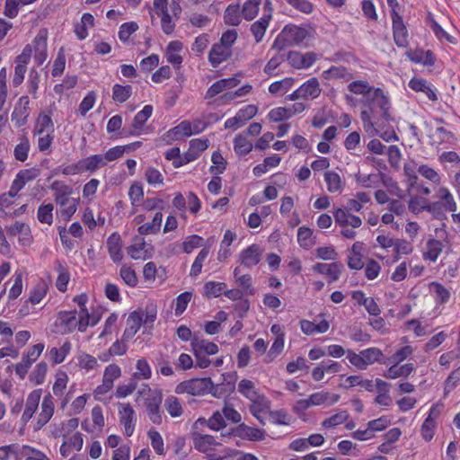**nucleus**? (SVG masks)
I'll return each instance as SVG.
<instances>
[{
    "instance_id": "obj_24",
    "label": "nucleus",
    "mask_w": 460,
    "mask_h": 460,
    "mask_svg": "<svg viewBox=\"0 0 460 460\" xmlns=\"http://www.w3.org/2000/svg\"><path fill=\"white\" fill-rule=\"evenodd\" d=\"M312 406H332L340 400V395L327 391H320L310 394L309 396Z\"/></svg>"
},
{
    "instance_id": "obj_52",
    "label": "nucleus",
    "mask_w": 460,
    "mask_h": 460,
    "mask_svg": "<svg viewBox=\"0 0 460 460\" xmlns=\"http://www.w3.org/2000/svg\"><path fill=\"white\" fill-rule=\"evenodd\" d=\"M347 387L361 386L367 392L375 390L374 381L371 379H363L360 376H349L346 378Z\"/></svg>"
},
{
    "instance_id": "obj_49",
    "label": "nucleus",
    "mask_w": 460,
    "mask_h": 460,
    "mask_svg": "<svg viewBox=\"0 0 460 460\" xmlns=\"http://www.w3.org/2000/svg\"><path fill=\"white\" fill-rule=\"evenodd\" d=\"M142 317V324L145 328H152L157 316L156 305L150 304L144 310L137 311Z\"/></svg>"
},
{
    "instance_id": "obj_41",
    "label": "nucleus",
    "mask_w": 460,
    "mask_h": 460,
    "mask_svg": "<svg viewBox=\"0 0 460 460\" xmlns=\"http://www.w3.org/2000/svg\"><path fill=\"white\" fill-rule=\"evenodd\" d=\"M409 87L416 92H421V90L426 89L429 93V99L431 101H437L438 96L435 91L432 89L431 84L425 79L420 77H413L409 82Z\"/></svg>"
},
{
    "instance_id": "obj_47",
    "label": "nucleus",
    "mask_w": 460,
    "mask_h": 460,
    "mask_svg": "<svg viewBox=\"0 0 460 460\" xmlns=\"http://www.w3.org/2000/svg\"><path fill=\"white\" fill-rule=\"evenodd\" d=\"M437 197L443 202V207L446 210L450 212H455L456 210V203L448 189L440 187L437 191Z\"/></svg>"
},
{
    "instance_id": "obj_61",
    "label": "nucleus",
    "mask_w": 460,
    "mask_h": 460,
    "mask_svg": "<svg viewBox=\"0 0 460 460\" xmlns=\"http://www.w3.org/2000/svg\"><path fill=\"white\" fill-rule=\"evenodd\" d=\"M209 254V248L204 247L195 258L190 271V276L196 277L201 272L204 261Z\"/></svg>"
},
{
    "instance_id": "obj_39",
    "label": "nucleus",
    "mask_w": 460,
    "mask_h": 460,
    "mask_svg": "<svg viewBox=\"0 0 460 460\" xmlns=\"http://www.w3.org/2000/svg\"><path fill=\"white\" fill-rule=\"evenodd\" d=\"M241 7L239 4H229L225 11V22L231 26H237L242 21Z\"/></svg>"
},
{
    "instance_id": "obj_28",
    "label": "nucleus",
    "mask_w": 460,
    "mask_h": 460,
    "mask_svg": "<svg viewBox=\"0 0 460 460\" xmlns=\"http://www.w3.org/2000/svg\"><path fill=\"white\" fill-rule=\"evenodd\" d=\"M104 165H106L105 158L102 157V155H93L80 160L76 168L78 172H93Z\"/></svg>"
},
{
    "instance_id": "obj_38",
    "label": "nucleus",
    "mask_w": 460,
    "mask_h": 460,
    "mask_svg": "<svg viewBox=\"0 0 460 460\" xmlns=\"http://www.w3.org/2000/svg\"><path fill=\"white\" fill-rule=\"evenodd\" d=\"M413 369L414 367L411 363L399 366L398 363L395 362L394 365L386 370V372L384 374V376L391 379H395L401 376H408L413 371Z\"/></svg>"
},
{
    "instance_id": "obj_51",
    "label": "nucleus",
    "mask_w": 460,
    "mask_h": 460,
    "mask_svg": "<svg viewBox=\"0 0 460 460\" xmlns=\"http://www.w3.org/2000/svg\"><path fill=\"white\" fill-rule=\"evenodd\" d=\"M164 408L172 418H178L183 412L181 403L179 399L173 395H170L165 399Z\"/></svg>"
},
{
    "instance_id": "obj_55",
    "label": "nucleus",
    "mask_w": 460,
    "mask_h": 460,
    "mask_svg": "<svg viewBox=\"0 0 460 460\" xmlns=\"http://www.w3.org/2000/svg\"><path fill=\"white\" fill-rule=\"evenodd\" d=\"M147 437L150 439V443L156 454L164 456L165 454L164 439L160 433L155 429H151L147 432Z\"/></svg>"
},
{
    "instance_id": "obj_56",
    "label": "nucleus",
    "mask_w": 460,
    "mask_h": 460,
    "mask_svg": "<svg viewBox=\"0 0 460 460\" xmlns=\"http://www.w3.org/2000/svg\"><path fill=\"white\" fill-rule=\"evenodd\" d=\"M100 319L101 316H97L96 320H91V314L87 308H81L79 312V318L77 319L78 331L84 332L89 325L94 326L97 324Z\"/></svg>"
},
{
    "instance_id": "obj_44",
    "label": "nucleus",
    "mask_w": 460,
    "mask_h": 460,
    "mask_svg": "<svg viewBox=\"0 0 460 460\" xmlns=\"http://www.w3.org/2000/svg\"><path fill=\"white\" fill-rule=\"evenodd\" d=\"M294 84V79L291 77H286L282 80L273 82L269 86V92L274 95H283L288 93Z\"/></svg>"
},
{
    "instance_id": "obj_5",
    "label": "nucleus",
    "mask_w": 460,
    "mask_h": 460,
    "mask_svg": "<svg viewBox=\"0 0 460 460\" xmlns=\"http://www.w3.org/2000/svg\"><path fill=\"white\" fill-rule=\"evenodd\" d=\"M383 357V352L378 348H368L356 353L352 350L347 351V358L349 363L359 370H365L368 366L378 362Z\"/></svg>"
},
{
    "instance_id": "obj_14",
    "label": "nucleus",
    "mask_w": 460,
    "mask_h": 460,
    "mask_svg": "<svg viewBox=\"0 0 460 460\" xmlns=\"http://www.w3.org/2000/svg\"><path fill=\"white\" fill-rule=\"evenodd\" d=\"M392 21L394 40L395 44L399 48H406L408 46V31L402 16H400L399 13L394 10L392 13Z\"/></svg>"
},
{
    "instance_id": "obj_59",
    "label": "nucleus",
    "mask_w": 460,
    "mask_h": 460,
    "mask_svg": "<svg viewBox=\"0 0 460 460\" xmlns=\"http://www.w3.org/2000/svg\"><path fill=\"white\" fill-rule=\"evenodd\" d=\"M53 209L54 206L51 203L40 206L37 212L38 220L42 224L51 225L53 223Z\"/></svg>"
},
{
    "instance_id": "obj_64",
    "label": "nucleus",
    "mask_w": 460,
    "mask_h": 460,
    "mask_svg": "<svg viewBox=\"0 0 460 460\" xmlns=\"http://www.w3.org/2000/svg\"><path fill=\"white\" fill-rule=\"evenodd\" d=\"M53 133V123L47 115H40L37 120L34 134Z\"/></svg>"
},
{
    "instance_id": "obj_29",
    "label": "nucleus",
    "mask_w": 460,
    "mask_h": 460,
    "mask_svg": "<svg viewBox=\"0 0 460 460\" xmlns=\"http://www.w3.org/2000/svg\"><path fill=\"white\" fill-rule=\"evenodd\" d=\"M446 239L444 240H437L434 238H430L428 240L426 244V251L423 253V257L425 260H429L432 262H435L440 253L442 252L446 243Z\"/></svg>"
},
{
    "instance_id": "obj_16",
    "label": "nucleus",
    "mask_w": 460,
    "mask_h": 460,
    "mask_svg": "<svg viewBox=\"0 0 460 460\" xmlns=\"http://www.w3.org/2000/svg\"><path fill=\"white\" fill-rule=\"evenodd\" d=\"M30 100L28 96H22L12 113V121L15 126L20 128L26 124L27 119L30 115Z\"/></svg>"
},
{
    "instance_id": "obj_35",
    "label": "nucleus",
    "mask_w": 460,
    "mask_h": 460,
    "mask_svg": "<svg viewBox=\"0 0 460 460\" xmlns=\"http://www.w3.org/2000/svg\"><path fill=\"white\" fill-rule=\"evenodd\" d=\"M299 88L300 92L302 93L303 99L305 100L309 98H317L322 92L320 84L314 77L307 80Z\"/></svg>"
},
{
    "instance_id": "obj_33",
    "label": "nucleus",
    "mask_w": 460,
    "mask_h": 460,
    "mask_svg": "<svg viewBox=\"0 0 460 460\" xmlns=\"http://www.w3.org/2000/svg\"><path fill=\"white\" fill-rule=\"evenodd\" d=\"M238 436L242 438L251 441H261L265 438V431L261 429L249 427L241 424L237 429Z\"/></svg>"
},
{
    "instance_id": "obj_2",
    "label": "nucleus",
    "mask_w": 460,
    "mask_h": 460,
    "mask_svg": "<svg viewBox=\"0 0 460 460\" xmlns=\"http://www.w3.org/2000/svg\"><path fill=\"white\" fill-rule=\"evenodd\" d=\"M50 190L54 191V199L60 208V216L68 221L77 210L79 199L71 198V187L62 181H54L50 185Z\"/></svg>"
},
{
    "instance_id": "obj_8",
    "label": "nucleus",
    "mask_w": 460,
    "mask_h": 460,
    "mask_svg": "<svg viewBox=\"0 0 460 460\" xmlns=\"http://www.w3.org/2000/svg\"><path fill=\"white\" fill-rule=\"evenodd\" d=\"M44 348L45 347L43 343L35 344L30 349V350L26 354H23L22 361L14 366L15 373L19 376L21 379H23L25 377L29 368L31 367L32 363L35 362L40 356Z\"/></svg>"
},
{
    "instance_id": "obj_26",
    "label": "nucleus",
    "mask_w": 460,
    "mask_h": 460,
    "mask_svg": "<svg viewBox=\"0 0 460 460\" xmlns=\"http://www.w3.org/2000/svg\"><path fill=\"white\" fill-rule=\"evenodd\" d=\"M261 250L258 244H252L243 250L240 255L241 262L245 267L257 265L261 261Z\"/></svg>"
},
{
    "instance_id": "obj_20",
    "label": "nucleus",
    "mask_w": 460,
    "mask_h": 460,
    "mask_svg": "<svg viewBox=\"0 0 460 460\" xmlns=\"http://www.w3.org/2000/svg\"><path fill=\"white\" fill-rule=\"evenodd\" d=\"M235 376V373L223 374V382L221 384L213 383V387L209 388L208 394H211L216 398H221L232 392L234 388Z\"/></svg>"
},
{
    "instance_id": "obj_13",
    "label": "nucleus",
    "mask_w": 460,
    "mask_h": 460,
    "mask_svg": "<svg viewBox=\"0 0 460 460\" xmlns=\"http://www.w3.org/2000/svg\"><path fill=\"white\" fill-rule=\"evenodd\" d=\"M153 108L150 105H146L142 111L137 113L132 123L128 128H123V135L128 136H139L146 121L152 115Z\"/></svg>"
},
{
    "instance_id": "obj_10",
    "label": "nucleus",
    "mask_w": 460,
    "mask_h": 460,
    "mask_svg": "<svg viewBox=\"0 0 460 460\" xmlns=\"http://www.w3.org/2000/svg\"><path fill=\"white\" fill-rule=\"evenodd\" d=\"M31 57V47L27 45L22 52L15 58L16 66L14 67V75L13 76L12 84L14 87L22 84L24 80L25 73L27 70V64Z\"/></svg>"
},
{
    "instance_id": "obj_1",
    "label": "nucleus",
    "mask_w": 460,
    "mask_h": 460,
    "mask_svg": "<svg viewBox=\"0 0 460 460\" xmlns=\"http://www.w3.org/2000/svg\"><path fill=\"white\" fill-rule=\"evenodd\" d=\"M364 108L360 112V118L365 131L370 136H376L379 133L380 128L387 127L388 123L393 120L390 115V101L386 96V105L383 109L376 101L367 102L363 103Z\"/></svg>"
},
{
    "instance_id": "obj_6",
    "label": "nucleus",
    "mask_w": 460,
    "mask_h": 460,
    "mask_svg": "<svg viewBox=\"0 0 460 460\" xmlns=\"http://www.w3.org/2000/svg\"><path fill=\"white\" fill-rule=\"evenodd\" d=\"M213 387V381L209 377L193 378L180 383L175 392L177 394H189L194 396L208 394L209 388Z\"/></svg>"
},
{
    "instance_id": "obj_18",
    "label": "nucleus",
    "mask_w": 460,
    "mask_h": 460,
    "mask_svg": "<svg viewBox=\"0 0 460 460\" xmlns=\"http://www.w3.org/2000/svg\"><path fill=\"white\" fill-rule=\"evenodd\" d=\"M54 411L55 403L53 397L50 394L44 396L40 406V412L35 424V429H40L45 426L52 418Z\"/></svg>"
},
{
    "instance_id": "obj_19",
    "label": "nucleus",
    "mask_w": 460,
    "mask_h": 460,
    "mask_svg": "<svg viewBox=\"0 0 460 460\" xmlns=\"http://www.w3.org/2000/svg\"><path fill=\"white\" fill-rule=\"evenodd\" d=\"M41 394V389H36L28 394L25 402V408L21 418L22 423L26 424L33 417L39 408Z\"/></svg>"
},
{
    "instance_id": "obj_54",
    "label": "nucleus",
    "mask_w": 460,
    "mask_h": 460,
    "mask_svg": "<svg viewBox=\"0 0 460 460\" xmlns=\"http://www.w3.org/2000/svg\"><path fill=\"white\" fill-rule=\"evenodd\" d=\"M136 369V372L131 377L134 378V380H147L151 377L152 371L149 364L145 358H141L137 361Z\"/></svg>"
},
{
    "instance_id": "obj_58",
    "label": "nucleus",
    "mask_w": 460,
    "mask_h": 460,
    "mask_svg": "<svg viewBox=\"0 0 460 460\" xmlns=\"http://www.w3.org/2000/svg\"><path fill=\"white\" fill-rule=\"evenodd\" d=\"M68 376L66 372L58 371L56 375V379L52 387L53 394L56 396H62L64 394V391L66 388L68 383Z\"/></svg>"
},
{
    "instance_id": "obj_42",
    "label": "nucleus",
    "mask_w": 460,
    "mask_h": 460,
    "mask_svg": "<svg viewBox=\"0 0 460 460\" xmlns=\"http://www.w3.org/2000/svg\"><path fill=\"white\" fill-rule=\"evenodd\" d=\"M408 58L414 63H420L425 66H431L435 62L433 53L430 50H415L407 52Z\"/></svg>"
},
{
    "instance_id": "obj_43",
    "label": "nucleus",
    "mask_w": 460,
    "mask_h": 460,
    "mask_svg": "<svg viewBox=\"0 0 460 460\" xmlns=\"http://www.w3.org/2000/svg\"><path fill=\"white\" fill-rule=\"evenodd\" d=\"M238 392L249 401L258 398L261 394L259 393L255 384L249 379H242L238 384Z\"/></svg>"
},
{
    "instance_id": "obj_30",
    "label": "nucleus",
    "mask_w": 460,
    "mask_h": 460,
    "mask_svg": "<svg viewBox=\"0 0 460 460\" xmlns=\"http://www.w3.org/2000/svg\"><path fill=\"white\" fill-rule=\"evenodd\" d=\"M59 325L62 328V334L72 332L78 330V322L75 311L60 312L58 314Z\"/></svg>"
},
{
    "instance_id": "obj_45",
    "label": "nucleus",
    "mask_w": 460,
    "mask_h": 460,
    "mask_svg": "<svg viewBox=\"0 0 460 460\" xmlns=\"http://www.w3.org/2000/svg\"><path fill=\"white\" fill-rule=\"evenodd\" d=\"M437 203L432 205L428 204L424 199L411 198L408 201V208L413 214L418 215L423 210L433 212Z\"/></svg>"
},
{
    "instance_id": "obj_4",
    "label": "nucleus",
    "mask_w": 460,
    "mask_h": 460,
    "mask_svg": "<svg viewBox=\"0 0 460 460\" xmlns=\"http://www.w3.org/2000/svg\"><path fill=\"white\" fill-rule=\"evenodd\" d=\"M308 36V31L305 28L296 25H288L284 27L281 33L277 37L273 43V48L282 50L288 46L298 45Z\"/></svg>"
},
{
    "instance_id": "obj_36",
    "label": "nucleus",
    "mask_w": 460,
    "mask_h": 460,
    "mask_svg": "<svg viewBox=\"0 0 460 460\" xmlns=\"http://www.w3.org/2000/svg\"><path fill=\"white\" fill-rule=\"evenodd\" d=\"M261 4L262 0H245L240 6L243 18L246 21L253 20L258 15Z\"/></svg>"
},
{
    "instance_id": "obj_23",
    "label": "nucleus",
    "mask_w": 460,
    "mask_h": 460,
    "mask_svg": "<svg viewBox=\"0 0 460 460\" xmlns=\"http://www.w3.org/2000/svg\"><path fill=\"white\" fill-rule=\"evenodd\" d=\"M288 61L296 69L308 68L316 61V56L313 52L301 54L296 51H290L288 55Z\"/></svg>"
},
{
    "instance_id": "obj_34",
    "label": "nucleus",
    "mask_w": 460,
    "mask_h": 460,
    "mask_svg": "<svg viewBox=\"0 0 460 460\" xmlns=\"http://www.w3.org/2000/svg\"><path fill=\"white\" fill-rule=\"evenodd\" d=\"M107 247L111 260L114 262H119L123 258L120 236L112 234L107 240Z\"/></svg>"
},
{
    "instance_id": "obj_3",
    "label": "nucleus",
    "mask_w": 460,
    "mask_h": 460,
    "mask_svg": "<svg viewBox=\"0 0 460 460\" xmlns=\"http://www.w3.org/2000/svg\"><path fill=\"white\" fill-rule=\"evenodd\" d=\"M348 89L354 94L363 95V103L367 102H377L384 109L386 105V95L380 88H375L365 80L353 81L348 85Z\"/></svg>"
},
{
    "instance_id": "obj_40",
    "label": "nucleus",
    "mask_w": 460,
    "mask_h": 460,
    "mask_svg": "<svg viewBox=\"0 0 460 460\" xmlns=\"http://www.w3.org/2000/svg\"><path fill=\"white\" fill-rule=\"evenodd\" d=\"M323 76L328 80L342 79L345 82H349L353 78L352 74L345 66H332L330 69L323 72Z\"/></svg>"
},
{
    "instance_id": "obj_17",
    "label": "nucleus",
    "mask_w": 460,
    "mask_h": 460,
    "mask_svg": "<svg viewBox=\"0 0 460 460\" xmlns=\"http://www.w3.org/2000/svg\"><path fill=\"white\" fill-rule=\"evenodd\" d=\"M342 268L343 266L338 262H318L313 266V270L318 274L326 275L328 278V282L332 283L340 279Z\"/></svg>"
},
{
    "instance_id": "obj_63",
    "label": "nucleus",
    "mask_w": 460,
    "mask_h": 460,
    "mask_svg": "<svg viewBox=\"0 0 460 460\" xmlns=\"http://www.w3.org/2000/svg\"><path fill=\"white\" fill-rule=\"evenodd\" d=\"M297 242L304 248L313 246L314 242L312 230L305 226L299 227L297 230Z\"/></svg>"
},
{
    "instance_id": "obj_53",
    "label": "nucleus",
    "mask_w": 460,
    "mask_h": 460,
    "mask_svg": "<svg viewBox=\"0 0 460 460\" xmlns=\"http://www.w3.org/2000/svg\"><path fill=\"white\" fill-rule=\"evenodd\" d=\"M132 94L131 85L114 84L112 88V99L119 103L125 102Z\"/></svg>"
},
{
    "instance_id": "obj_12",
    "label": "nucleus",
    "mask_w": 460,
    "mask_h": 460,
    "mask_svg": "<svg viewBox=\"0 0 460 460\" xmlns=\"http://www.w3.org/2000/svg\"><path fill=\"white\" fill-rule=\"evenodd\" d=\"M47 39H48V31L46 29H40L34 38L31 44L29 46L31 47V51L34 50V59L35 62L40 66L47 59Z\"/></svg>"
},
{
    "instance_id": "obj_48",
    "label": "nucleus",
    "mask_w": 460,
    "mask_h": 460,
    "mask_svg": "<svg viewBox=\"0 0 460 460\" xmlns=\"http://www.w3.org/2000/svg\"><path fill=\"white\" fill-rule=\"evenodd\" d=\"M72 345L70 341H66L59 349H50V350L49 351L50 359L53 361L54 364L62 363L65 360L66 357L69 354Z\"/></svg>"
},
{
    "instance_id": "obj_31",
    "label": "nucleus",
    "mask_w": 460,
    "mask_h": 460,
    "mask_svg": "<svg viewBox=\"0 0 460 460\" xmlns=\"http://www.w3.org/2000/svg\"><path fill=\"white\" fill-rule=\"evenodd\" d=\"M194 447L203 453H208L214 449V447L218 443L210 435L194 434L193 436Z\"/></svg>"
},
{
    "instance_id": "obj_9",
    "label": "nucleus",
    "mask_w": 460,
    "mask_h": 460,
    "mask_svg": "<svg viewBox=\"0 0 460 460\" xmlns=\"http://www.w3.org/2000/svg\"><path fill=\"white\" fill-rule=\"evenodd\" d=\"M119 423L124 428V434L127 437L132 436L136 425V411L128 402L118 404Z\"/></svg>"
},
{
    "instance_id": "obj_60",
    "label": "nucleus",
    "mask_w": 460,
    "mask_h": 460,
    "mask_svg": "<svg viewBox=\"0 0 460 460\" xmlns=\"http://www.w3.org/2000/svg\"><path fill=\"white\" fill-rule=\"evenodd\" d=\"M349 417V415L347 411H341L330 418L325 419L322 422V426L325 429H332L344 423Z\"/></svg>"
},
{
    "instance_id": "obj_11",
    "label": "nucleus",
    "mask_w": 460,
    "mask_h": 460,
    "mask_svg": "<svg viewBox=\"0 0 460 460\" xmlns=\"http://www.w3.org/2000/svg\"><path fill=\"white\" fill-rule=\"evenodd\" d=\"M163 401V394L160 390H155L153 396L146 398L145 406L150 421L155 425H160L163 421L160 405Z\"/></svg>"
},
{
    "instance_id": "obj_46",
    "label": "nucleus",
    "mask_w": 460,
    "mask_h": 460,
    "mask_svg": "<svg viewBox=\"0 0 460 460\" xmlns=\"http://www.w3.org/2000/svg\"><path fill=\"white\" fill-rule=\"evenodd\" d=\"M162 221L163 214L161 212H156L155 217H153L152 222L146 223L138 227V233L140 234H155L160 230Z\"/></svg>"
},
{
    "instance_id": "obj_22",
    "label": "nucleus",
    "mask_w": 460,
    "mask_h": 460,
    "mask_svg": "<svg viewBox=\"0 0 460 460\" xmlns=\"http://www.w3.org/2000/svg\"><path fill=\"white\" fill-rule=\"evenodd\" d=\"M233 54V49H230L221 44L220 42L215 43L209 53L208 61L213 67L218 66L221 63L228 60Z\"/></svg>"
},
{
    "instance_id": "obj_7",
    "label": "nucleus",
    "mask_w": 460,
    "mask_h": 460,
    "mask_svg": "<svg viewBox=\"0 0 460 460\" xmlns=\"http://www.w3.org/2000/svg\"><path fill=\"white\" fill-rule=\"evenodd\" d=\"M273 7L270 0H266L263 5V14L256 22L251 24L250 31L254 37L255 42L260 43L272 19Z\"/></svg>"
},
{
    "instance_id": "obj_21",
    "label": "nucleus",
    "mask_w": 460,
    "mask_h": 460,
    "mask_svg": "<svg viewBox=\"0 0 460 460\" xmlns=\"http://www.w3.org/2000/svg\"><path fill=\"white\" fill-rule=\"evenodd\" d=\"M333 217L336 224L341 227L351 226L352 228H358L362 226L361 218L351 214L348 209L337 208L333 212Z\"/></svg>"
},
{
    "instance_id": "obj_62",
    "label": "nucleus",
    "mask_w": 460,
    "mask_h": 460,
    "mask_svg": "<svg viewBox=\"0 0 460 460\" xmlns=\"http://www.w3.org/2000/svg\"><path fill=\"white\" fill-rule=\"evenodd\" d=\"M48 291V285L45 281L38 282L33 288L30 295V302L33 305L39 304L46 296Z\"/></svg>"
},
{
    "instance_id": "obj_27",
    "label": "nucleus",
    "mask_w": 460,
    "mask_h": 460,
    "mask_svg": "<svg viewBox=\"0 0 460 460\" xmlns=\"http://www.w3.org/2000/svg\"><path fill=\"white\" fill-rule=\"evenodd\" d=\"M324 181L327 190L331 193H341L345 187V181L341 176L334 171H327L324 172Z\"/></svg>"
},
{
    "instance_id": "obj_37",
    "label": "nucleus",
    "mask_w": 460,
    "mask_h": 460,
    "mask_svg": "<svg viewBox=\"0 0 460 460\" xmlns=\"http://www.w3.org/2000/svg\"><path fill=\"white\" fill-rule=\"evenodd\" d=\"M192 135L190 122L187 120L181 121L176 127L171 128L166 136L170 140H178L185 137Z\"/></svg>"
},
{
    "instance_id": "obj_15",
    "label": "nucleus",
    "mask_w": 460,
    "mask_h": 460,
    "mask_svg": "<svg viewBox=\"0 0 460 460\" xmlns=\"http://www.w3.org/2000/svg\"><path fill=\"white\" fill-rule=\"evenodd\" d=\"M250 402V412L261 425H265V418L270 411V402L263 394L259 395L258 398H254Z\"/></svg>"
},
{
    "instance_id": "obj_32",
    "label": "nucleus",
    "mask_w": 460,
    "mask_h": 460,
    "mask_svg": "<svg viewBox=\"0 0 460 460\" xmlns=\"http://www.w3.org/2000/svg\"><path fill=\"white\" fill-rule=\"evenodd\" d=\"M190 345L193 353H199L202 355H214L218 351V347L217 344L205 340H199L198 338H193L191 340Z\"/></svg>"
},
{
    "instance_id": "obj_50",
    "label": "nucleus",
    "mask_w": 460,
    "mask_h": 460,
    "mask_svg": "<svg viewBox=\"0 0 460 460\" xmlns=\"http://www.w3.org/2000/svg\"><path fill=\"white\" fill-rule=\"evenodd\" d=\"M234 148L237 155H245L252 150L253 145L246 137L237 135L234 139Z\"/></svg>"
},
{
    "instance_id": "obj_25",
    "label": "nucleus",
    "mask_w": 460,
    "mask_h": 460,
    "mask_svg": "<svg viewBox=\"0 0 460 460\" xmlns=\"http://www.w3.org/2000/svg\"><path fill=\"white\" fill-rule=\"evenodd\" d=\"M142 325V317L138 312H132L127 319V327L123 332V341H128L138 332Z\"/></svg>"
},
{
    "instance_id": "obj_57",
    "label": "nucleus",
    "mask_w": 460,
    "mask_h": 460,
    "mask_svg": "<svg viewBox=\"0 0 460 460\" xmlns=\"http://www.w3.org/2000/svg\"><path fill=\"white\" fill-rule=\"evenodd\" d=\"M30 141L27 137H22L20 139V143L14 147L13 155L16 160L24 162L28 158V153L30 151Z\"/></svg>"
}]
</instances>
